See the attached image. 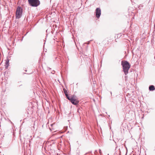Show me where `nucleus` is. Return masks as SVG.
Instances as JSON below:
<instances>
[{
    "mask_svg": "<svg viewBox=\"0 0 155 155\" xmlns=\"http://www.w3.org/2000/svg\"><path fill=\"white\" fill-rule=\"evenodd\" d=\"M100 153H101V150H100Z\"/></svg>",
    "mask_w": 155,
    "mask_h": 155,
    "instance_id": "1a4fd4ad",
    "label": "nucleus"
},
{
    "mask_svg": "<svg viewBox=\"0 0 155 155\" xmlns=\"http://www.w3.org/2000/svg\"><path fill=\"white\" fill-rule=\"evenodd\" d=\"M9 66V60L8 59H7L6 60V61L5 64V68L6 69H7L8 67Z\"/></svg>",
    "mask_w": 155,
    "mask_h": 155,
    "instance_id": "423d86ee",
    "label": "nucleus"
},
{
    "mask_svg": "<svg viewBox=\"0 0 155 155\" xmlns=\"http://www.w3.org/2000/svg\"><path fill=\"white\" fill-rule=\"evenodd\" d=\"M64 94L67 98L74 104L76 105L79 102V101L77 100L76 96L74 95L71 96H68L67 91L65 89H63Z\"/></svg>",
    "mask_w": 155,
    "mask_h": 155,
    "instance_id": "f257e3e1",
    "label": "nucleus"
},
{
    "mask_svg": "<svg viewBox=\"0 0 155 155\" xmlns=\"http://www.w3.org/2000/svg\"><path fill=\"white\" fill-rule=\"evenodd\" d=\"M54 125V124H51V126L52 127Z\"/></svg>",
    "mask_w": 155,
    "mask_h": 155,
    "instance_id": "6e6552de",
    "label": "nucleus"
},
{
    "mask_svg": "<svg viewBox=\"0 0 155 155\" xmlns=\"http://www.w3.org/2000/svg\"><path fill=\"white\" fill-rule=\"evenodd\" d=\"M149 89L150 91H153L155 90V88L153 85H151L149 87Z\"/></svg>",
    "mask_w": 155,
    "mask_h": 155,
    "instance_id": "0eeeda50",
    "label": "nucleus"
},
{
    "mask_svg": "<svg viewBox=\"0 0 155 155\" xmlns=\"http://www.w3.org/2000/svg\"><path fill=\"white\" fill-rule=\"evenodd\" d=\"M28 2L29 4L33 7H37L40 4L39 0H28Z\"/></svg>",
    "mask_w": 155,
    "mask_h": 155,
    "instance_id": "7ed1b4c3",
    "label": "nucleus"
},
{
    "mask_svg": "<svg viewBox=\"0 0 155 155\" xmlns=\"http://www.w3.org/2000/svg\"><path fill=\"white\" fill-rule=\"evenodd\" d=\"M96 11V15L97 18H99L101 14V10L100 8H97Z\"/></svg>",
    "mask_w": 155,
    "mask_h": 155,
    "instance_id": "20e7f679",
    "label": "nucleus"
},
{
    "mask_svg": "<svg viewBox=\"0 0 155 155\" xmlns=\"http://www.w3.org/2000/svg\"><path fill=\"white\" fill-rule=\"evenodd\" d=\"M121 65L123 66V71L125 74H127L128 73V71L130 65L129 63L127 61H122L121 62Z\"/></svg>",
    "mask_w": 155,
    "mask_h": 155,
    "instance_id": "f03ea898",
    "label": "nucleus"
},
{
    "mask_svg": "<svg viewBox=\"0 0 155 155\" xmlns=\"http://www.w3.org/2000/svg\"><path fill=\"white\" fill-rule=\"evenodd\" d=\"M16 17L17 19L19 18V6H18L15 13Z\"/></svg>",
    "mask_w": 155,
    "mask_h": 155,
    "instance_id": "39448f33",
    "label": "nucleus"
}]
</instances>
